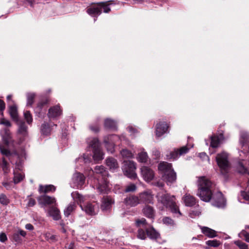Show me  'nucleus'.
Here are the masks:
<instances>
[{"label": "nucleus", "instance_id": "1", "mask_svg": "<svg viewBox=\"0 0 249 249\" xmlns=\"http://www.w3.org/2000/svg\"><path fill=\"white\" fill-rule=\"evenodd\" d=\"M213 183L205 177H200L198 179V192L197 195L205 202H209L212 198Z\"/></svg>", "mask_w": 249, "mask_h": 249}, {"label": "nucleus", "instance_id": "2", "mask_svg": "<svg viewBox=\"0 0 249 249\" xmlns=\"http://www.w3.org/2000/svg\"><path fill=\"white\" fill-rule=\"evenodd\" d=\"M157 196L158 201L166 208H169L173 213L178 214L179 216L181 215L178 206L176 204L174 196H171L168 194L159 193Z\"/></svg>", "mask_w": 249, "mask_h": 249}, {"label": "nucleus", "instance_id": "3", "mask_svg": "<svg viewBox=\"0 0 249 249\" xmlns=\"http://www.w3.org/2000/svg\"><path fill=\"white\" fill-rule=\"evenodd\" d=\"M216 161L220 168L221 173L223 175H226L230 168L228 154L225 152L218 154L216 157Z\"/></svg>", "mask_w": 249, "mask_h": 249}, {"label": "nucleus", "instance_id": "4", "mask_svg": "<svg viewBox=\"0 0 249 249\" xmlns=\"http://www.w3.org/2000/svg\"><path fill=\"white\" fill-rule=\"evenodd\" d=\"M102 10L106 13H107L110 11L107 2H102L94 4L87 8V12L90 16H96L100 15Z\"/></svg>", "mask_w": 249, "mask_h": 249}, {"label": "nucleus", "instance_id": "5", "mask_svg": "<svg viewBox=\"0 0 249 249\" xmlns=\"http://www.w3.org/2000/svg\"><path fill=\"white\" fill-rule=\"evenodd\" d=\"M122 169L124 175L127 177L132 179L136 178L137 174L135 172L136 166L134 161L124 160L123 162Z\"/></svg>", "mask_w": 249, "mask_h": 249}, {"label": "nucleus", "instance_id": "6", "mask_svg": "<svg viewBox=\"0 0 249 249\" xmlns=\"http://www.w3.org/2000/svg\"><path fill=\"white\" fill-rule=\"evenodd\" d=\"M89 145L92 148V158L94 162L96 163H99L104 159V157L100 141H91Z\"/></svg>", "mask_w": 249, "mask_h": 249}, {"label": "nucleus", "instance_id": "7", "mask_svg": "<svg viewBox=\"0 0 249 249\" xmlns=\"http://www.w3.org/2000/svg\"><path fill=\"white\" fill-rule=\"evenodd\" d=\"M140 204L142 203L145 205L153 204L154 196L151 191L148 190L141 192L138 194Z\"/></svg>", "mask_w": 249, "mask_h": 249}, {"label": "nucleus", "instance_id": "8", "mask_svg": "<svg viewBox=\"0 0 249 249\" xmlns=\"http://www.w3.org/2000/svg\"><path fill=\"white\" fill-rule=\"evenodd\" d=\"M39 205L41 207L47 205L54 204L56 205V200L54 197L50 196L45 195H41L37 198Z\"/></svg>", "mask_w": 249, "mask_h": 249}, {"label": "nucleus", "instance_id": "9", "mask_svg": "<svg viewBox=\"0 0 249 249\" xmlns=\"http://www.w3.org/2000/svg\"><path fill=\"white\" fill-rule=\"evenodd\" d=\"M169 127V124L166 122H160L156 125L155 134L158 137H160L166 133Z\"/></svg>", "mask_w": 249, "mask_h": 249}, {"label": "nucleus", "instance_id": "10", "mask_svg": "<svg viewBox=\"0 0 249 249\" xmlns=\"http://www.w3.org/2000/svg\"><path fill=\"white\" fill-rule=\"evenodd\" d=\"M124 203L128 207H136L140 204L138 196L129 195L124 199Z\"/></svg>", "mask_w": 249, "mask_h": 249}, {"label": "nucleus", "instance_id": "11", "mask_svg": "<svg viewBox=\"0 0 249 249\" xmlns=\"http://www.w3.org/2000/svg\"><path fill=\"white\" fill-rule=\"evenodd\" d=\"M80 207L86 213L90 215H94L98 212V206L91 203H88L85 205L80 204Z\"/></svg>", "mask_w": 249, "mask_h": 249}, {"label": "nucleus", "instance_id": "12", "mask_svg": "<svg viewBox=\"0 0 249 249\" xmlns=\"http://www.w3.org/2000/svg\"><path fill=\"white\" fill-rule=\"evenodd\" d=\"M212 204L218 208H222L225 205V201L221 192H218L213 197Z\"/></svg>", "mask_w": 249, "mask_h": 249}, {"label": "nucleus", "instance_id": "13", "mask_svg": "<svg viewBox=\"0 0 249 249\" xmlns=\"http://www.w3.org/2000/svg\"><path fill=\"white\" fill-rule=\"evenodd\" d=\"M141 174L144 179L146 181L152 180L154 177L153 171L147 166H142L141 168Z\"/></svg>", "mask_w": 249, "mask_h": 249}, {"label": "nucleus", "instance_id": "14", "mask_svg": "<svg viewBox=\"0 0 249 249\" xmlns=\"http://www.w3.org/2000/svg\"><path fill=\"white\" fill-rule=\"evenodd\" d=\"M18 126V133L23 138H26L28 135V127L22 121L19 120L16 122Z\"/></svg>", "mask_w": 249, "mask_h": 249}, {"label": "nucleus", "instance_id": "15", "mask_svg": "<svg viewBox=\"0 0 249 249\" xmlns=\"http://www.w3.org/2000/svg\"><path fill=\"white\" fill-rule=\"evenodd\" d=\"M72 180L77 188H81L85 183V177L82 174L76 173L73 176Z\"/></svg>", "mask_w": 249, "mask_h": 249}, {"label": "nucleus", "instance_id": "16", "mask_svg": "<svg viewBox=\"0 0 249 249\" xmlns=\"http://www.w3.org/2000/svg\"><path fill=\"white\" fill-rule=\"evenodd\" d=\"M97 189L98 192L101 194L107 193L110 190L109 182L107 180V178H103L100 182H99Z\"/></svg>", "mask_w": 249, "mask_h": 249}, {"label": "nucleus", "instance_id": "17", "mask_svg": "<svg viewBox=\"0 0 249 249\" xmlns=\"http://www.w3.org/2000/svg\"><path fill=\"white\" fill-rule=\"evenodd\" d=\"M9 141H4L3 144H0V151L2 154L10 157L13 155H16L18 157V155L16 152H11L8 148Z\"/></svg>", "mask_w": 249, "mask_h": 249}, {"label": "nucleus", "instance_id": "18", "mask_svg": "<svg viewBox=\"0 0 249 249\" xmlns=\"http://www.w3.org/2000/svg\"><path fill=\"white\" fill-rule=\"evenodd\" d=\"M114 202V201L111 196H107L104 197L101 207V209L104 211L110 209Z\"/></svg>", "mask_w": 249, "mask_h": 249}, {"label": "nucleus", "instance_id": "19", "mask_svg": "<svg viewBox=\"0 0 249 249\" xmlns=\"http://www.w3.org/2000/svg\"><path fill=\"white\" fill-rule=\"evenodd\" d=\"M47 213L54 220H58L61 218L60 212L55 206L50 207L47 210Z\"/></svg>", "mask_w": 249, "mask_h": 249}, {"label": "nucleus", "instance_id": "20", "mask_svg": "<svg viewBox=\"0 0 249 249\" xmlns=\"http://www.w3.org/2000/svg\"><path fill=\"white\" fill-rule=\"evenodd\" d=\"M145 231L147 236L152 240L157 241L160 238V234L153 227L146 228Z\"/></svg>", "mask_w": 249, "mask_h": 249}, {"label": "nucleus", "instance_id": "21", "mask_svg": "<svg viewBox=\"0 0 249 249\" xmlns=\"http://www.w3.org/2000/svg\"><path fill=\"white\" fill-rule=\"evenodd\" d=\"M92 171L94 174L100 175L102 177V179H103V178H107L108 176V171L103 165L96 166L94 170H92Z\"/></svg>", "mask_w": 249, "mask_h": 249}, {"label": "nucleus", "instance_id": "22", "mask_svg": "<svg viewBox=\"0 0 249 249\" xmlns=\"http://www.w3.org/2000/svg\"><path fill=\"white\" fill-rule=\"evenodd\" d=\"M106 164L111 171H115L119 168V164L117 160L112 157L107 158L106 160Z\"/></svg>", "mask_w": 249, "mask_h": 249}, {"label": "nucleus", "instance_id": "23", "mask_svg": "<svg viewBox=\"0 0 249 249\" xmlns=\"http://www.w3.org/2000/svg\"><path fill=\"white\" fill-rule=\"evenodd\" d=\"M142 213L144 216L153 219L155 216V212L153 208L148 205H145L142 210Z\"/></svg>", "mask_w": 249, "mask_h": 249}, {"label": "nucleus", "instance_id": "24", "mask_svg": "<svg viewBox=\"0 0 249 249\" xmlns=\"http://www.w3.org/2000/svg\"><path fill=\"white\" fill-rule=\"evenodd\" d=\"M62 114V111L59 106H56L49 109L48 115L49 118H55Z\"/></svg>", "mask_w": 249, "mask_h": 249}, {"label": "nucleus", "instance_id": "25", "mask_svg": "<svg viewBox=\"0 0 249 249\" xmlns=\"http://www.w3.org/2000/svg\"><path fill=\"white\" fill-rule=\"evenodd\" d=\"M158 169L162 172L164 175L173 170L172 164L165 161L160 162L159 164Z\"/></svg>", "mask_w": 249, "mask_h": 249}, {"label": "nucleus", "instance_id": "26", "mask_svg": "<svg viewBox=\"0 0 249 249\" xmlns=\"http://www.w3.org/2000/svg\"><path fill=\"white\" fill-rule=\"evenodd\" d=\"M164 178L166 182L173 183L175 182L177 179L176 173L173 169L167 173H165V174L164 175Z\"/></svg>", "mask_w": 249, "mask_h": 249}, {"label": "nucleus", "instance_id": "27", "mask_svg": "<svg viewBox=\"0 0 249 249\" xmlns=\"http://www.w3.org/2000/svg\"><path fill=\"white\" fill-rule=\"evenodd\" d=\"M183 201L187 206H192L196 204L195 198L189 194H186L183 197Z\"/></svg>", "mask_w": 249, "mask_h": 249}, {"label": "nucleus", "instance_id": "28", "mask_svg": "<svg viewBox=\"0 0 249 249\" xmlns=\"http://www.w3.org/2000/svg\"><path fill=\"white\" fill-rule=\"evenodd\" d=\"M55 187L53 185H39L38 191L40 193H47L50 192H54Z\"/></svg>", "mask_w": 249, "mask_h": 249}, {"label": "nucleus", "instance_id": "29", "mask_svg": "<svg viewBox=\"0 0 249 249\" xmlns=\"http://www.w3.org/2000/svg\"><path fill=\"white\" fill-rule=\"evenodd\" d=\"M201 229L202 232L208 237L213 238L217 236L216 231L209 228L203 227Z\"/></svg>", "mask_w": 249, "mask_h": 249}, {"label": "nucleus", "instance_id": "30", "mask_svg": "<svg viewBox=\"0 0 249 249\" xmlns=\"http://www.w3.org/2000/svg\"><path fill=\"white\" fill-rule=\"evenodd\" d=\"M9 113L12 119L16 122L19 121L18 118L17 107L13 105L9 107Z\"/></svg>", "mask_w": 249, "mask_h": 249}, {"label": "nucleus", "instance_id": "31", "mask_svg": "<svg viewBox=\"0 0 249 249\" xmlns=\"http://www.w3.org/2000/svg\"><path fill=\"white\" fill-rule=\"evenodd\" d=\"M52 129L47 123H44L40 128L41 134L43 135L48 136L51 134Z\"/></svg>", "mask_w": 249, "mask_h": 249}, {"label": "nucleus", "instance_id": "32", "mask_svg": "<svg viewBox=\"0 0 249 249\" xmlns=\"http://www.w3.org/2000/svg\"><path fill=\"white\" fill-rule=\"evenodd\" d=\"M104 126L106 128L111 129L117 128L116 122L113 120L108 118L105 120Z\"/></svg>", "mask_w": 249, "mask_h": 249}, {"label": "nucleus", "instance_id": "33", "mask_svg": "<svg viewBox=\"0 0 249 249\" xmlns=\"http://www.w3.org/2000/svg\"><path fill=\"white\" fill-rule=\"evenodd\" d=\"M36 95L33 92H28L26 94L27 106H32L34 103V99Z\"/></svg>", "mask_w": 249, "mask_h": 249}, {"label": "nucleus", "instance_id": "34", "mask_svg": "<svg viewBox=\"0 0 249 249\" xmlns=\"http://www.w3.org/2000/svg\"><path fill=\"white\" fill-rule=\"evenodd\" d=\"M136 225L137 227L139 228L144 229L146 230V228H148L147 225V223L145 218H142L141 219H139L136 220Z\"/></svg>", "mask_w": 249, "mask_h": 249}, {"label": "nucleus", "instance_id": "35", "mask_svg": "<svg viewBox=\"0 0 249 249\" xmlns=\"http://www.w3.org/2000/svg\"><path fill=\"white\" fill-rule=\"evenodd\" d=\"M71 196L73 199L79 204L80 205L81 204L82 202H84V197L77 192H72L71 193Z\"/></svg>", "mask_w": 249, "mask_h": 249}, {"label": "nucleus", "instance_id": "36", "mask_svg": "<svg viewBox=\"0 0 249 249\" xmlns=\"http://www.w3.org/2000/svg\"><path fill=\"white\" fill-rule=\"evenodd\" d=\"M237 171L243 174H249L248 169L244 166V163L242 161H239L238 163L237 166Z\"/></svg>", "mask_w": 249, "mask_h": 249}, {"label": "nucleus", "instance_id": "37", "mask_svg": "<svg viewBox=\"0 0 249 249\" xmlns=\"http://www.w3.org/2000/svg\"><path fill=\"white\" fill-rule=\"evenodd\" d=\"M76 206L74 203H70L64 210V214L66 216L68 217L71 213L74 210Z\"/></svg>", "mask_w": 249, "mask_h": 249}, {"label": "nucleus", "instance_id": "38", "mask_svg": "<svg viewBox=\"0 0 249 249\" xmlns=\"http://www.w3.org/2000/svg\"><path fill=\"white\" fill-rule=\"evenodd\" d=\"M221 145V141H210L209 149L213 150L212 153L214 152L215 150L219 148Z\"/></svg>", "mask_w": 249, "mask_h": 249}, {"label": "nucleus", "instance_id": "39", "mask_svg": "<svg viewBox=\"0 0 249 249\" xmlns=\"http://www.w3.org/2000/svg\"><path fill=\"white\" fill-rule=\"evenodd\" d=\"M193 147V145H191L189 144H187L186 145L180 147L179 149H178L179 155L181 156L183 155L188 152L189 150Z\"/></svg>", "mask_w": 249, "mask_h": 249}, {"label": "nucleus", "instance_id": "40", "mask_svg": "<svg viewBox=\"0 0 249 249\" xmlns=\"http://www.w3.org/2000/svg\"><path fill=\"white\" fill-rule=\"evenodd\" d=\"M104 145L107 151L112 153L114 151V144L111 141H104Z\"/></svg>", "mask_w": 249, "mask_h": 249}, {"label": "nucleus", "instance_id": "41", "mask_svg": "<svg viewBox=\"0 0 249 249\" xmlns=\"http://www.w3.org/2000/svg\"><path fill=\"white\" fill-rule=\"evenodd\" d=\"M148 156L146 152H142L138 154L137 157L138 160L141 162H146L147 160Z\"/></svg>", "mask_w": 249, "mask_h": 249}, {"label": "nucleus", "instance_id": "42", "mask_svg": "<svg viewBox=\"0 0 249 249\" xmlns=\"http://www.w3.org/2000/svg\"><path fill=\"white\" fill-rule=\"evenodd\" d=\"M144 229L139 228L137 231V237L141 240H145L147 237L146 232L145 231Z\"/></svg>", "mask_w": 249, "mask_h": 249}, {"label": "nucleus", "instance_id": "43", "mask_svg": "<svg viewBox=\"0 0 249 249\" xmlns=\"http://www.w3.org/2000/svg\"><path fill=\"white\" fill-rule=\"evenodd\" d=\"M120 154L124 158H131L133 157V154L126 149H123L120 151Z\"/></svg>", "mask_w": 249, "mask_h": 249}, {"label": "nucleus", "instance_id": "44", "mask_svg": "<svg viewBox=\"0 0 249 249\" xmlns=\"http://www.w3.org/2000/svg\"><path fill=\"white\" fill-rule=\"evenodd\" d=\"M180 156L178 149H175L173 151L170 152L169 155H167L168 159L176 160Z\"/></svg>", "mask_w": 249, "mask_h": 249}, {"label": "nucleus", "instance_id": "45", "mask_svg": "<svg viewBox=\"0 0 249 249\" xmlns=\"http://www.w3.org/2000/svg\"><path fill=\"white\" fill-rule=\"evenodd\" d=\"M0 134L3 138V140H8L11 138L10 132L7 129H4L2 130L0 132Z\"/></svg>", "mask_w": 249, "mask_h": 249}, {"label": "nucleus", "instance_id": "46", "mask_svg": "<svg viewBox=\"0 0 249 249\" xmlns=\"http://www.w3.org/2000/svg\"><path fill=\"white\" fill-rule=\"evenodd\" d=\"M136 190L137 187L136 185L133 183H130L125 186L124 192L125 193L134 192Z\"/></svg>", "mask_w": 249, "mask_h": 249}, {"label": "nucleus", "instance_id": "47", "mask_svg": "<svg viewBox=\"0 0 249 249\" xmlns=\"http://www.w3.org/2000/svg\"><path fill=\"white\" fill-rule=\"evenodd\" d=\"M24 178V176L20 173H14V182L15 184L20 182Z\"/></svg>", "mask_w": 249, "mask_h": 249}, {"label": "nucleus", "instance_id": "48", "mask_svg": "<svg viewBox=\"0 0 249 249\" xmlns=\"http://www.w3.org/2000/svg\"><path fill=\"white\" fill-rule=\"evenodd\" d=\"M24 119L26 121L27 123L30 124L32 121H33V118L32 116L29 111H25L24 112Z\"/></svg>", "mask_w": 249, "mask_h": 249}, {"label": "nucleus", "instance_id": "49", "mask_svg": "<svg viewBox=\"0 0 249 249\" xmlns=\"http://www.w3.org/2000/svg\"><path fill=\"white\" fill-rule=\"evenodd\" d=\"M10 202L9 199L3 194L0 195V203L3 205H7Z\"/></svg>", "mask_w": 249, "mask_h": 249}, {"label": "nucleus", "instance_id": "50", "mask_svg": "<svg viewBox=\"0 0 249 249\" xmlns=\"http://www.w3.org/2000/svg\"><path fill=\"white\" fill-rule=\"evenodd\" d=\"M206 244L210 247H217L220 245V242L217 240H208L206 242Z\"/></svg>", "mask_w": 249, "mask_h": 249}, {"label": "nucleus", "instance_id": "51", "mask_svg": "<svg viewBox=\"0 0 249 249\" xmlns=\"http://www.w3.org/2000/svg\"><path fill=\"white\" fill-rule=\"evenodd\" d=\"M235 244L238 246L240 249H248V245L241 241H236L234 242Z\"/></svg>", "mask_w": 249, "mask_h": 249}, {"label": "nucleus", "instance_id": "52", "mask_svg": "<svg viewBox=\"0 0 249 249\" xmlns=\"http://www.w3.org/2000/svg\"><path fill=\"white\" fill-rule=\"evenodd\" d=\"M162 221H163V223L167 224V225H174V220L168 217H165L163 218L162 219Z\"/></svg>", "mask_w": 249, "mask_h": 249}, {"label": "nucleus", "instance_id": "53", "mask_svg": "<svg viewBox=\"0 0 249 249\" xmlns=\"http://www.w3.org/2000/svg\"><path fill=\"white\" fill-rule=\"evenodd\" d=\"M224 138L223 134L221 132L217 136H212L211 140H223Z\"/></svg>", "mask_w": 249, "mask_h": 249}, {"label": "nucleus", "instance_id": "54", "mask_svg": "<svg viewBox=\"0 0 249 249\" xmlns=\"http://www.w3.org/2000/svg\"><path fill=\"white\" fill-rule=\"evenodd\" d=\"M241 196L243 199L248 201L249 203V192L242 191L241 192Z\"/></svg>", "mask_w": 249, "mask_h": 249}, {"label": "nucleus", "instance_id": "55", "mask_svg": "<svg viewBox=\"0 0 249 249\" xmlns=\"http://www.w3.org/2000/svg\"><path fill=\"white\" fill-rule=\"evenodd\" d=\"M240 136H241V138L243 140L249 139V133L247 131H241Z\"/></svg>", "mask_w": 249, "mask_h": 249}, {"label": "nucleus", "instance_id": "56", "mask_svg": "<svg viewBox=\"0 0 249 249\" xmlns=\"http://www.w3.org/2000/svg\"><path fill=\"white\" fill-rule=\"evenodd\" d=\"M36 204V201L35 199L32 198H29L28 202L27 203L28 207H33Z\"/></svg>", "mask_w": 249, "mask_h": 249}, {"label": "nucleus", "instance_id": "57", "mask_svg": "<svg viewBox=\"0 0 249 249\" xmlns=\"http://www.w3.org/2000/svg\"><path fill=\"white\" fill-rule=\"evenodd\" d=\"M90 129L94 133L99 131V127L98 124L91 125L89 126Z\"/></svg>", "mask_w": 249, "mask_h": 249}, {"label": "nucleus", "instance_id": "58", "mask_svg": "<svg viewBox=\"0 0 249 249\" xmlns=\"http://www.w3.org/2000/svg\"><path fill=\"white\" fill-rule=\"evenodd\" d=\"M241 235H242L245 238V240L249 242V233L247 232V231H243L241 233Z\"/></svg>", "mask_w": 249, "mask_h": 249}, {"label": "nucleus", "instance_id": "59", "mask_svg": "<svg viewBox=\"0 0 249 249\" xmlns=\"http://www.w3.org/2000/svg\"><path fill=\"white\" fill-rule=\"evenodd\" d=\"M201 214V212L198 210L192 211L190 213V215L192 217L196 216H199Z\"/></svg>", "mask_w": 249, "mask_h": 249}, {"label": "nucleus", "instance_id": "60", "mask_svg": "<svg viewBox=\"0 0 249 249\" xmlns=\"http://www.w3.org/2000/svg\"><path fill=\"white\" fill-rule=\"evenodd\" d=\"M13 238L17 242H19L21 240L19 237L18 233L17 232H16L13 234Z\"/></svg>", "mask_w": 249, "mask_h": 249}, {"label": "nucleus", "instance_id": "61", "mask_svg": "<svg viewBox=\"0 0 249 249\" xmlns=\"http://www.w3.org/2000/svg\"><path fill=\"white\" fill-rule=\"evenodd\" d=\"M0 123L1 124H4L7 126H11V123L10 122L7 120H5L4 119H2L1 120Z\"/></svg>", "mask_w": 249, "mask_h": 249}, {"label": "nucleus", "instance_id": "62", "mask_svg": "<svg viewBox=\"0 0 249 249\" xmlns=\"http://www.w3.org/2000/svg\"><path fill=\"white\" fill-rule=\"evenodd\" d=\"M2 168L5 171L8 169V162L4 158L2 159Z\"/></svg>", "mask_w": 249, "mask_h": 249}, {"label": "nucleus", "instance_id": "63", "mask_svg": "<svg viewBox=\"0 0 249 249\" xmlns=\"http://www.w3.org/2000/svg\"><path fill=\"white\" fill-rule=\"evenodd\" d=\"M7 236L6 234L4 233H1L0 234V241L2 242H5L6 240H7Z\"/></svg>", "mask_w": 249, "mask_h": 249}, {"label": "nucleus", "instance_id": "64", "mask_svg": "<svg viewBox=\"0 0 249 249\" xmlns=\"http://www.w3.org/2000/svg\"><path fill=\"white\" fill-rule=\"evenodd\" d=\"M127 129L129 131V132L131 133V134H134L137 132L136 129L132 126H128Z\"/></svg>", "mask_w": 249, "mask_h": 249}]
</instances>
